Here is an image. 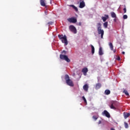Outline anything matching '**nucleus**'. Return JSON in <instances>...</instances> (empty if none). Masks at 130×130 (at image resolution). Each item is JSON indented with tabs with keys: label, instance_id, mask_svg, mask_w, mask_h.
Instances as JSON below:
<instances>
[{
	"label": "nucleus",
	"instance_id": "17",
	"mask_svg": "<svg viewBox=\"0 0 130 130\" xmlns=\"http://www.w3.org/2000/svg\"><path fill=\"white\" fill-rule=\"evenodd\" d=\"M91 53L92 54H93V53H95V48L92 45H91Z\"/></svg>",
	"mask_w": 130,
	"mask_h": 130
},
{
	"label": "nucleus",
	"instance_id": "18",
	"mask_svg": "<svg viewBox=\"0 0 130 130\" xmlns=\"http://www.w3.org/2000/svg\"><path fill=\"white\" fill-rule=\"evenodd\" d=\"M100 55H103V52L102 51V48L100 47L99 51Z\"/></svg>",
	"mask_w": 130,
	"mask_h": 130
},
{
	"label": "nucleus",
	"instance_id": "9",
	"mask_svg": "<svg viewBox=\"0 0 130 130\" xmlns=\"http://www.w3.org/2000/svg\"><path fill=\"white\" fill-rule=\"evenodd\" d=\"M82 73H83V75L84 76H86L87 75V73H88V68H84L82 70Z\"/></svg>",
	"mask_w": 130,
	"mask_h": 130
},
{
	"label": "nucleus",
	"instance_id": "30",
	"mask_svg": "<svg viewBox=\"0 0 130 130\" xmlns=\"http://www.w3.org/2000/svg\"><path fill=\"white\" fill-rule=\"evenodd\" d=\"M75 9V10L76 11V12H78V8H77L76 6L75 7H74V8H73Z\"/></svg>",
	"mask_w": 130,
	"mask_h": 130
},
{
	"label": "nucleus",
	"instance_id": "27",
	"mask_svg": "<svg viewBox=\"0 0 130 130\" xmlns=\"http://www.w3.org/2000/svg\"><path fill=\"white\" fill-rule=\"evenodd\" d=\"M123 18L124 20H125V19H127V15H123Z\"/></svg>",
	"mask_w": 130,
	"mask_h": 130
},
{
	"label": "nucleus",
	"instance_id": "31",
	"mask_svg": "<svg viewBox=\"0 0 130 130\" xmlns=\"http://www.w3.org/2000/svg\"><path fill=\"white\" fill-rule=\"evenodd\" d=\"M70 7H71V8H73V9H74L76 6H75L74 5H70Z\"/></svg>",
	"mask_w": 130,
	"mask_h": 130
},
{
	"label": "nucleus",
	"instance_id": "35",
	"mask_svg": "<svg viewBox=\"0 0 130 130\" xmlns=\"http://www.w3.org/2000/svg\"><path fill=\"white\" fill-rule=\"evenodd\" d=\"M114 22H116V18H114Z\"/></svg>",
	"mask_w": 130,
	"mask_h": 130
},
{
	"label": "nucleus",
	"instance_id": "14",
	"mask_svg": "<svg viewBox=\"0 0 130 130\" xmlns=\"http://www.w3.org/2000/svg\"><path fill=\"white\" fill-rule=\"evenodd\" d=\"M83 89L84 91H86V92H88V89H89V86H88V84H85L83 87Z\"/></svg>",
	"mask_w": 130,
	"mask_h": 130
},
{
	"label": "nucleus",
	"instance_id": "26",
	"mask_svg": "<svg viewBox=\"0 0 130 130\" xmlns=\"http://www.w3.org/2000/svg\"><path fill=\"white\" fill-rule=\"evenodd\" d=\"M82 99L84 101L85 103H87V100H86V98H85V96H82Z\"/></svg>",
	"mask_w": 130,
	"mask_h": 130
},
{
	"label": "nucleus",
	"instance_id": "16",
	"mask_svg": "<svg viewBox=\"0 0 130 130\" xmlns=\"http://www.w3.org/2000/svg\"><path fill=\"white\" fill-rule=\"evenodd\" d=\"M111 16L112 18H114V19H116V18H117L116 17V14H115V13L113 12H111Z\"/></svg>",
	"mask_w": 130,
	"mask_h": 130
},
{
	"label": "nucleus",
	"instance_id": "19",
	"mask_svg": "<svg viewBox=\"0 0 130 130\" xmlns=\"http://www.w3.org/2000/svg\"><path fill=\"white\" fill-rule=\"evenodd\" d=\"M109 46L111 50H113V44H112V43H109Z\"/></svg>",
	"mask_w": 130,
	"mask_h": 130
},
{
	"label": "nucleus",
	"instance_id": "8",
	"mask_svg": "<svg viewBox=\"0 0 130 130\" xmlns=\"http://www.w3.org/2000/svg\"><path fill=\"white\" fill-rule=\"evenodd\" d=\"M102 114L103 115H105V116L108 118L110 117V114H109V113L106 110L104 111V112L102 113Z\"/></svg>",
	"mask_w": 130,
	"mask_h": 130
},
{
	"label": "nucleus",
	"instance_id": "6",
	"mask_svg": "<svg viewBox=\"0 0 130 130\" xmlns=\"http://www.w3.org/2000/svg\"><path fill=\"white\" fill-rule=\"evenodd\" d=\"M69 28L71 32H73L74 34L77 33V29H76V27L74 25H70Z\"/></svg>",
	"mask_w": 130,
	"mask_h": 130
},
{
	"label": "nucleus",
	"instance_id": "23",
	"mask_svg": "<svg viewBox=\"0 0 130 130\" xmlns=\"http://www.w3.org/2000/svg\"><path fill=\"white\" fill-rule=\"evenodd\" d=\"M124 123L125 128H128V124H127V123H126V122H124Z\"/></svg>",
	"mask_w": 130,
	"mask_h": 130
},
{
	"label": "nucleus",
	"instance_id": "34",
	"mask_svg": "<svg viewBox=\"0 0 130 130\" xmlns=\"http://www.w3.org/2000/svg\"><path fill=\"white\" fill-rule=\"evenodd\" d=\"M100 123H101V120H100V121H99V124H100Z\"/></svg>",
	"mask_w": 130,
	"mask_h": 130
},
{
	"label": "nucleus",
	"instance_id": "7",
	"mask_svg": "<svg viewBox=\"0 0 130 130\" xmlns=\"http://www.w3.org/2000/svg\"><path fill=\"white\" fill-rule=\"evenodd\" d=\"M68 21L70 22V23H77V19L75 17L68 18Z\"/></svg>",
	"mask_w": 130,
	"mask_h": 130
},
{
	"label": "nucleus",
	"instance_id": "25",
	"mask_svg": "<svg viewBox=\"0 0 130 130\" xmlns=\"http://www.w3.org/2000/svg\"><path fill=\"white\" fill-rule=\"evenodd\" d=\"M53 24V22L52 21H50L47 23V25H48V26H50V25H52Z\"/></svg>",
	"mask_w": 130,
	"mask_h": 130
},
{
	"label": "nucleus",
	"instance_id": "11",
	"mask_svg": "<svg viewBox=\"0 0 130 130\" xmlns=\"http://www.w3.org/2000/svg\"><path fill=\"white\" fill-rule=\"evenodd\" d=\"M85 2H84V1H83L81 2H80L79 8H80V9H83V8L85 7Z\"/></svg>",
	"mask_w": 130,
	"mask_h": 130
},
{
	"label": "nucleus",
	"instance_id": "21",
	"mask_svg": "<svg viewBox=\"0 0 130 130\" xmlns=\"http://www.w3.org/2000/svg\"><path fill=\"white\" fill-rule=\"evenodd\" d=\"M103 25L104 28H107L108 27V22H105Z\"/></svg>",
	"mask_w": 130,
	"mask_h": 130
},
{
	"label": "nucleus",
	"instance_id": "10",
	"mask_svg": "<svg viewBox=\"0 0 130 130\" xmlns=\"http://www.w3.org/2000/svg\"><path fill=\"white\" fill-rule=\"evenodd\" d=\"M123 116L125 119H126L127 117H129L130 116V113L127 112H124L123 113Z\"/></svg>",
	"mask_w": 130,
	"mask_h": 130
},
{
	"label": "nucleus",
	"instance_id": "5",
	"mask_svg": "<svg viewBox=\"0 0 130 130\" xmlns=\"http://www.w3.org/2000/svg\"><path fill=\"white\" fill-rule=\"evenodd\" d=\"M59 57L62 60H66L67 62H71V59L66 55L60 54Z\"/></svg>",
	"mask_w": 130,
	"mask_h": 130
},
{
	"label": "nucleus",
	"instance_id": "2",
	"mask_svg": "<svg viewBox=\"0 0 130 130\" xmlns=\"http://www.w3.org/2000/svg\"><path fill=\"white\" fill-rule=\"evenodd\" d=\"M58 37L59 39L61 41L62 43H64V45H68V39H67V36L63 35H58Z\"/></svg>",
	"mask_w": 130,
	"mask_h": 130
},
{
	"label": "nucleus",
	"instance_id": "33",
	"mask_svg": "<svg viewBox=\"0 0 130 130\" xmlns=\"http://www.w3.org/2000/svg\"><path fill=\"white\" fill-rule=\"evenodd\" d=\"M78 24H79V26H81L82 23L81 22H79Z\"/></svg>",
	"mask_w": 130,
	"mask_h": 130
},
{
	"label": "nucleus",
	"instance_id": "20",
	"mask_svg": "<svg viewBox=\"0 0 130 130\" xmlns=\"http://www.w3.org/2000/svg\"><path fill=\"white\" fill-rule=\"evenodd\" d=\"M105 94L106 95H109V94H110V91L109 89H106L105 91Z\"/></svg>",
	"mask_w": 130,
	"mask_h": 130
},
{
	"label": "nucleus",
	"instance_id": "24",
	"mask_svg": "<svg viewBox=\"0 0 130 130\" xmlns=\"http://www.w3.org/2000/svg\"><path fill=\"white\" fill-rule=\"evenodd\" d=\"M92 118L94 120H97V119H98V117L96 116H92Z\"/></svg>",
	"mask_w": 130,
	"mask_h": 130
},
{
	"label": "nucleus",
	"instance_id": "29",
	"mask_svg": "<svg viewBox=\"0 0 130 130\" xmlns=\"http://www.w3.org/2000/svg\"><path fill=\"white\" fill-rule=\"evenodd\" d=\"M125 8L123 9L124 13H126V8H125V6H124Z\"/></svg>",
	"mask_w": 130,
	"mask_h": 130
},
{
	"label": "nucleus",
	"instance_id": "4",
	"mask_svg": "<svg viewBox=\"0 0 130 130\" xmlns=\"http://www.w3.org/2000/svg\"><path fill=\"white\" fill-rule=\"evenodd\" d=\"M111 109H114V110H116V107L118 106V103L117 101H111L109 105Z\"/></svg>",
	"mask_w": 130,
	"mask_h": 130
},
{
	"label": "nucleus",
	"instance_id": "28",
	"mask_svg": "<svg viewBox=\"0 0 130 130\" xmlns=\"http://www.w3.org/2000/svg\"><path fill=\"white\" fill-rule=\"evenodd\" d=\"M61 53L62 54H67V51H66V50H63L62 52H61Z\"/></svg>",
	"mask_w": 130,
	"mask_h": 130
},
{
	"label": "nucleus",
	"instance_id": "12",
	"mask_svg": "<svg viewBox=\"0 0 130 130\" xmlns=\"http://www.w3.org/2000/svg\"><path fill=\"white\" fill-rule=\"evenodd\" d=\"M105 17L103 16L102 17V19L103 21V22H106V20H107V19H108V18H109V16H108V15H105Z\"/></svg>",
	"mask_w": 130,
	"mask_h": 130
},
{
	"label": "nucleus",
	"instance_id": "15",
	"mask_svg": "<svg viewBox=\"0 0 130 130\" xmlns=\"http://www.w3.org/2000/svg\"><path fill=\"white\" fill-rule=\"evenodd\" d=\"M101 83H97L95 84V89L96 90H98V89H100L101 88Z\"/></svg>",
	"mask_w": 130,
	"mask_h": 130
},
{
	"label": "nucleus",
	"instance_id": "3",
	"mask_svg": "<svg viewBox=\"0 0 130 130\" xmlns=\"http://www.w3.org/2000/svg\"><path fill=\"white\" fill-rule=\"evenodd\" d=\"M64 79L66 82V84H67L68 86H70L71 87H74V83H73V81H72V80L70 79V76H69V75L66 74L65 75Z\"/></svg>",
	"mask_w": 130,
	"mask_h": 130
},
{
	"label": "nucleus",
	"instance_id": "36",
	"mask_svg": "<svg viewBox=\"0 0 130 130\" xmlns=\"http://www.w3.org/2000/svg\"><path fill=\"white\" fill-rule=\"evenodd\" d=\"M113 51H114V53H115L116 52V50H114Z\"/></svg>",
	"mask_w": 130,
	"mask_h": 130
},
{
	"label": "nucleus",
	"instance_id": "13",
	"mask_svg": "<svg viewBox=\"0 0 130 130\" xmlns=\"http://www.w3.org/2000/svg\"><path fill=\"white\" fill-rule=\"evenodd\" d=\"M40 4L42 7H46V4H45V0H40Z\"/></svg>",
	"mask_w": 130,
	"mask_h": 130
},
{
	"label": "nucleus",
	"instance_id": "37",
	"mask_svg": "<svg viewBox=\"0 0 130 130\" xmlns=\"http://www.w3.org/2000/svg\"><path fill=\"white\" fill-rule=\"evenodd\" d=\"M122 54H125V52H122Z\"/></svg>",
	"mask_w": 130,
	"mask_h": 130
},
{
	"label": "nucleus",
	"instance_id": "32",
	"mask_svg": "<svg viewBox=\"0 0 130 130\" xmlns=\"http://www.w3.org/2000/svg\"><path fill=\"white\" fill-rule=\"evenodd\" d=\"M117 60H120V57H118L117 58Z\"/></svg>",
	"mask_w": 130,
	"mask_h": 130
},
{
	"label": "nucleus",
	"instance_id": "38",
	"mask_svg": "<svg viewBox=\"0 0 130 130\" xmlns=\"http://www.w3.org/2000/svg\"><path fill=\"white\" fill-rule=\"evenodd\" d=\"M80 2H82V0H80Z\"/></svg>",
	"mask_w": 130,
	"mask_h": 130
},
{
	"label": "nucleus",
	"instance_id": "22",
	"mask_svg": "<svg viewBox=\"0 0 130 130\" xmlns=\"http://www.w3.org/2000/svg\"><path fill=\"white\" fill-rule=\"evenodd\" d=\"M123 92L126 95V96H128V95H129V94H128V92H127V90H124Z\"/></svg>",
	"mask_w": 130,
	"mask_h": 130
},
{
	"label": "nucleus",
	"instance_id": "1",
	"mask_svg": "<svg viewBox=\"0 0 130 130\" xmlns=\"http://www.w3.org/2000/svg\"><path fill=\"white\" fill-rule=\"evenodd\" d=\"M97 30L99 35H101L102 39H103V36H104V30L102 29V24L101 23H97Z\"/></svg>",
	"mask_w": 130,
	"mask_h": 130
}]
</instances>
